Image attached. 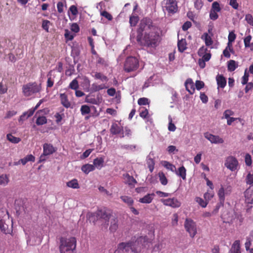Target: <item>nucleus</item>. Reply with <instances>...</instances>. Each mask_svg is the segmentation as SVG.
I'll use <instances>...</instances> for the list:
<instances>
[{"mask_svg":"<svg viewBox=\"0 0 253 253\" xmlns=\"http://www.w3.org/2000/svg\"><path fill=\"white\" fill-rule=\"evenodd\" d=\"M148 111L146 108L144 107H141L140 108L139 116L140 117L143 119H146L148 116Z\"/></svg>","mask_w":253,"mask_h":253,"instance_id":"ea45409f","label":"nucleus"},{"mask_svg":"<svg viewBox=\"0 0 253 253\" xmlns=\"http://www.w3.org/2000/svg\"><path fill=\"white\" fill-rule=\"evenodd\" d=\"M236 38V34L234 33V32L231 31L230 32L228 37V46L229 48V50L230 52H233V49L232 48V43L235 40Z\"/></svg>","mask_w":253,"mask_h":253,"instance_id":"aec40b11","label":"nucleus"},{"mask_svg":"<svg viewBox=\"0 0 253 253\" xmlns=\"http://www.w3.org/2000/svg\"><path fill=\"white\" fill-rule=\"evenodd\" d=\"M213 197V192H210L209 191L205 193L204 195V197L205 200L209 202L210 200Z\"/></svg>","mask_w":253,"mask_h":253,"instance_id":"864d4df0","label":"nucleus"},{"mask_svg":"<svg viewBox=\"0 0 253 253\" xmlns=\"http://www.w3.org/2000/svg\"><path fill=\"white\" fill-rule=\"evenodd\" d=\"M246 180L247 184L252 186L253 185V173L249 172L246 177Z\"/></svg>","mask_w":253,"mask_h":253,"instance_id":"8fccbe9b","label":"nucleus"},{"mask_svg":"<svg viewBox=\"0 0 253 253\" xmlns=\"http://www.w3.org/2000/svg\"><path fill=\"white\" fill-rule=\"evenodd\" d=\"M94 77L96 79L100 80L103 82H107L108 81L107 77L103 75L101 73L96 72Z\"/></svg>","mask_w":253,"mask_h":253,"instance_id":"4c0bfd02","label":"nucleus"},{"mask_svg":"<svg viewBox=\"0 0 253 253\" xmlns=\"http://www.w3.org/2000/svg\"><path fill=\"white\" fill-rule=\"evenodd\" d=\"M186 89L190 94H193L195 92L194 83L191 79H188L185 82Z\"/></svg>","mask_w":253,"mask_h":253,"instance_id":"4468645a","label":"nucleus"},{"mask_svg":"<svg viewBox=\"0 0 253 253\" xmlns=\"http://www.w3.org/2000/svg\"><path fill=\"white\" fill-rule=\"evenodd\" d=\"M31 116H30V114H29V110L28 111L23 113L22 114V115H21L20 116L18 121H19V122H20L21 121L23 122V121H25V120L27 119L28 118H29V117H30Z\"/></svg>","mask_w":253,"mask_h":253,"instance_id":"09e8293b","label":"nucleus"},{"mask_svg":"<svg viewBox=\"0 0 253 253\" xmlns=\"http://www.w3.org/2000/svg\"><path fill=\"white\" fill-rule=\"evenodd\" d=\"M47 123V119L45 117H39L36 120V124L38 126L43 125Z\"/></svg>","mask_w":253,"mask_h":253,"instance_id":"c03bdc74","label":"nucleus"},{"mask_svg":"<svg viewBox=\"0 0 253 253\" xmlns=\"http://www.w3.org/2000/svg\"><path fill=\"white\" fill-rule=\"evenodd\" d=\"M136 41L138 44L147 48L156 49L161 41L158 27L149 18H143L137 30Z\"/></svg>","mask_w":253,"mask_h":253,"instance_id":"f257e3e1","label":"nucleus"},{"mask_svg":"<svg viewBox=\"0 0 253 253\" xmlns=\"http://www.w3.org/2000/svg\"><path fill=\"white\" fill-rule=\"evenodd\" d=\"M42 90L41 84H38L36 82H30L24 84L22 87L23 95L26 97H30L40 92Z\"/></svg>","mask_w":253,"mask_h":253,"instance_id":"7ed1b4c3","label":"nucleus"},{"mask_svg":"<svg viewBox=\"0 0 253 253\" xmlns=\"http://www.w3.org/2000/svg\"><path fill=\"white\" fill-rule=\"evenodd\" d=\"M251 240L250 238L247 239V241L245 244V248L247 251H248L249 253H253V248H251Z\"/></svg>","mask_w":253,"mask_h":253,"instance_id":"37998d69","label":"nucleus"},{"mask_svg":"<svg viewBox=\"0 0 253 253\" xmlns=\"http://www.w3.org/2000/svg\"><path fill=\"white\" fill-rule=\"evenodd\" d=\"M244 195L247 203L253 204V185L245 191Z\"/></svg>","mask_w":253,"mask_h":253,"instance_id":"f8f14e48","label":"nucleus"},{"mask_svg":"<svg viewBox=\"0 0 253 253\" xmlns=\"http://www.w3.org/2000/svg\"><path fill=\"white\" fill-rule=\"evenodd\" d=\"M118 228L117 219L116 218L113 219V221L111 222L110 229L111 231H115Z\"/></svg>","mask_w":253,"mask_h":253,"instance_id":"49530a36","label":"nucleus"},{"mask_svg":"<svg viewBox=\"0 0 253 253\" xmlns=\"http://www.w3.org/2000/svg\"><path fill=\"white\" fill-rule=\"evenodd\" d=\"M97 219H103L108 224L109 220L111 216L112 212L105 208L98 210L95 213Z\"/></svg>","mask_w":253,"mask_h":253,"instance_id":"6e6552de","label":"nucleus"},{"mask_svg":"<svg viewBox=\"0 0 253 253\" xmlns=\"http://www.w3.org/2000/svg\"><path fill=\"white\" fill-rule=\"evenodd\" d=\"M81 112L82 115L88 114L90 112V109L88 106L84 105L81 106Z\"/></svg>","mask_w":253,"mask_h":253,"instance_id":"79ce46f5","label":"nucleus"},{"mask_svg":"<svg viewBox=\"0 0 253 253\" xmlns=\"http://www.w3.org/2000/svg\"><path fill=\"white\" fill-rule=\"evenodd\" d=\"M154 196L155 194L154 193L147 194L143 198L139 199V202L143 204L151 203L153 200Z\"/></svg>","mask_w":253,"mask_h":253,"instance_id":"412c9836","label":"nucleus"},{"mask_svg":"<svg viewBox=\"0 0 253 253\" xmlns=\"http://www.w3.org/2000/svg\"><path fill=\"white\" fill-rule=\"evenodd\" d=\"M71 30L76 33H78L80 31V27L78 24L76 23L72 24L71 26Z\"/></svg>","mask_w":253,"mask_h":253,"instance_id":"052dcab7","label":"nucleus"},{"mask_svg":"<svg viewBox=\"0 0 253 253\" xmlns=\"http://www.w3.org/2000/svg\"><path fill=\"white\" fill-rule=\"evenodd\" d=\"M178 49L179 52H183L187 48V42L185 39L178 40L177 42Z\"/></svg>","mask_w":253,"mask_h":253,"instance_id":"5701e85b","label":"nucleus"},{"mask_svg":"<svg viewBox=\"0 0 253 253\" xmlns=\"http://www.w3.org/2000/svg\"><path fill=\"white\" fill-rule=\"evenodd\" d=\"M139 66V64L138 59L135 57L129 56L125 60L124 69L126 72L129 73L137 70Z\"/></svg>","mask_w":253,"mask_h":253,"instance_id":"39448f33","label":"nucleus"},{"mask_svg":"<svg viewBox=\"0 0 253 253\" xmlns=\"http://www.w3.org/2000/svg\"><path fill=\"white\" fill-rule=\"evenodd\" d=\"M139 21V17L137 15H131L129 17V23L131 26L134 27Z\"/></svg>","mask_w":253,"mask_h":253,"instance_id":"72a5a7b5","label":"nucleus"},{"mask_svg":"<svg viewBox=\"0 0 253 253\" xmlns=\"http://www.w3.org/2000/svg\"><path fill=\"white\" fill-rule=\"evenodd\" d=\"M204 136L212 143L222 144L224 142V140L218 135H214L207 132L204 134Z\"/></svg>","mask_w":253,"mask_h":253,"instance_id":"9d476101","label":"nucleus"},{"mask_svg":"<svg viewBox=\"0 0 253 253\" xmlns=\"http://www.w3.org/2000/svg\"><path fill=\"white\" fill-rule=\"evenodd\" d=\"M124 177L125 180V183L129 186H134V184L137 182L136 180L134 178V177L132 176H130L128 173L124 174Z\"/></svg>","mask_w":253,"mask_h":253,"instance_id":"4be33fe9","label":"nucleus"},{"mask_svg":"<svg viewBox=\"0 0 253 253\" xmlns=\"http://www.w3.org/2000/svg\"><path fill=\"white\" fill-rule=\"evenodd\" d=\"M228 70L230 72L234 71L237 66H236V62L233 60H231L228 62Z\"/></svg>","mask_w":253,"mask_h":253,"instance_id":"c9c22d12","label":"nucleus"},{"mask_svg":"<svg viewBox=\"0 0 253 253\" xmlns=\"http://www.w3.org/2000/svg\"><path fill=\"white\" fill-rule=\"evenodd\" d=\"M77 240L74 237H61L60 239L59 251L60 253H74L76 248Z\"/></svg>","mask_w":253,"mask_h":253,"instance_id":"f03ea898","label":"nucleus"},{"mask_svg":"<svg viewBox=\"0 0 253 253\" xmlns=\"http://www.w3.org/2000/svg\"><path fill=\"white\" fill-rule=\"evenodd\" d=\"M110 131L111 134L113 135H117L121 133L122 132V135L121 137H124V129L122 126H119L116 123H113L111 126V128L110 129Z\"/></svg>","mask_w":253,"mask_h":253,"instance_id":"9b49d317","label":"nucleus"},{"mask_svg":"<svg viewBox=\"0 0 253 253\" xmlns=\"http://www.w3.org/2000/svg\"><path fill=\"white\" fill-rule=\"evenodd\" d=\"M184 227L191 238H194L197 233L196 223L191 219L186 218L184 222Z\"/></svg>","mask_w":253,"mask_h":253,"instance_id":"0eeeda50","label":"nucleus"},{"mask_svg":"<svg viewBox=\"0 0 253 253\" xmlns=\"http://www.w3.org/2000/svg\"><path fill=\"white\" fill-rule=\"evenodd\" d=\"M8 211L4 208L0 209V221L3 220V218L8 214Z\"/></svg>","mask_w":253,"mask_h":253,"instance_id":"4d7b16f0","label":"nucleus"},{"mask_svg":"<svg viewBox=\"0 0 253 253\" xmlns=\"http://www.w3.org/2000/svg\"><path fill=\"white\" fill-rule=\"evenodd\" d=\"M195 201L197 203L199 204V205H200L202 208H205L207 207L208 205V202H207L206 200L205 201L202 198L197 197L195 198Z\"/></svg>","mask_w":253,"mask_h":253,"instance_id":"a19ab883","label":"nucleus"},{"mask_svg":"<svg viewBox=\"0 0 253 253\" xmlns=\"http://www.w3.org/2000/svg\"><path fill=\"white\" fill-rule=\"evenodd\" d=\"M69 87L71 89L76 90L79 87V83L77 79H74L70 84Z\"/></svg>","mask_w":253,"mask_h":253,"instance_id":"a18cd8bd","label":"nucleus"},{"mask_svg":"<svg viewBox=\"0 0 253 253\" xmlns=\"http://www.w3.org/2000/svg\"><path fill=\"white\" fill-rule=\"evenodd\" d=\"M103 159H94L93 166L98 169H100L103 166Z\"/></svg>","mask_w":253,"mask_h":253,"instance_id":"58836bf2","label":"nucleus"},{"mask_svg":"<svg viewBox=\"0 0 253 253\" xmlns=\"http://www.w3.org/2000/svg\"><path fill=\"white\" fill-rule=\"evenodd\" d=\"M6 137L10 142L15 144L18 143L21 140L20 138L15 137L10 133L7 134Z\"/></svg>","mask_w":253,"mask_h":253,"instance_id":"f704fd0d","label":"nucleus"},{"mask_svg":"<svg viewBox=\"0 0 253 253\" xmlns=\"http://www.w3.org/2000/svg\"><path fill=\"white\" fill-rule=\"evenodd\" d=\"M60 99L61 104L66 108H68L71 106V103L69 101L67 95L65 93H60Z\"/></svg>","mask_w":253,"mask_h":253,"instance_id":"f3484780","label":"nucleus"},{"mask_svg":"<svg viewBox=\"0 0 253 253\" xmlns=\"http://www.w3.org/2000/svg\"><path fill=\"white\" fill-rule=\"evenodd\" d=\"M163 165L164 167H165L167 169L171 170L172 172L176 171V168L175 166L169 163L167 161H163L162 162Z\"/></svg>","mask_w":253,"mask_h":253,"instance_id":"473e14b6","label":"nucleus"},{"mask_svg":"<svg viewBox=\"0 0 253 253\" xmlns=\"http://www.w3.org/2000/svg\"><path fill=\"white\" fill-rule=\"evenodd\" d=\"M138 104L139 105H145L148 104V99L145 97L140 98L138 100Z\"/></svg>","mask_w":253,"mask_h":253,"instance_id":"6e6d98bb","label":"nucleus"},{"mask_svg":"<svg viewBox=\"0 0 253 253\" xmlns=\"http://www.w3.org/2000/svg\"><path fill=\"white\" fill-rule=\"evenodd\" d=\"M162 203L165 206L170 207L172 208H178L181 206V202L176 198L161 199Z\"/></svg>","mask_w":253,"mask_h":253,"instance_id":"1a4fd4ad","label":"nucleus"},{"mask_svg":"<svg viewBox=\"0 0 253 253\" xmlns=\"http://www.w3.org/2000/svg\"><path fill=\"white\" fill-rule=\"evenodd\" d=\"M202 39L205 41V44L207 46H210L213 44V41L211 37L207 33H204L202 35Z\"/></svg>","mask_w":253,"mask_h":253,"instance_id":"393cba45","label":"nucleus"},{"mask_svg":"<svg viewBox=\"0 0 253 253\" xmlns=\"http://www.w3.org/2000/svg\"><path fill=\"white\" fill-rule=\"evenodd\" d=\"M42 102H43L42 99L40 100L39 101V102L37 103V104L36 105V106L34 108H32V109H29V114H30V116H32L34 114V113L35 111H36V110H37L39 107L40 105Z\"/></svg>","mask_w":253,"mask_h":253,"instance_id":"5fc2aeb1","label":"nucleus"},{"mask_svg":"<svg viewBox=\"0 0 253 253\" xmlns=\"http://www.w3.org/2000/svg\"><path fill=\"white\" fill-rule=\"evenodd\" d=\"M120 198L125 203H126L129 207L132 206L133 204V200L131 197L127 196H122Z\"/></svg>","mask_w":253,"mask_h":253,"instance_id":"2f4dec72","label":"nucleus"},{"mask_svg":"<svg viewBox=\"0 0 253 253\" xmlns=\"http://www.w3.org/2000/svg\"><path fill=\"white\" fill-rule=\"evenodd\" d=\"M147 164L148 165V167L149 169V170L151 172H152L154 169L155 162L154 159H148L147 162Z\"/></svg>","mask_w":253,"mask_h":253,"instance_id":"3c124183","label":"nucleus"},{"mask_svg":"<svg viewBox=\"0 0 253 253\" xmlns=\"http://www.w3.org/2000/svg\"><path fill=\"white\" fill-rule=\"evenodd\" d=\"M225 165L228 169L234 171L237 169L238 162L237 159H227Z\"/></svg>","mask_w":253,"mask_h":253,"instance_id":"ddd939ff","label":"nucleus"},{"mask_svg":"<svg viewBox=\"0 0 253 253\" xmlns=\"http://www.w3.org/2000/svg\"><path fill=\"white\" fill-rule=\"evenodd\" d=\"M207 52V48L205 47L204 46H203L199 48L198 51V54L199 56L201 57L204 54H206Z\"/></svg>","mask_w":253,"mask_h":253,"instance_id":"680f3d73","label":"nucleus"},{"mask_svg":"<svg viewBox=\"0 0 253 253\" xmlns=\"http://www.w3.org/2000/svg\"><path fill=\"white\" fill-rule=\"evenodd\" d=\"M176 174L181 177L183 180L186 179V169L184 166L180 167L178 170L175 171Z\"/></svg>","mask_w":253,"mask_h":253,"instance_id":"b1692460","label":"nucleus"},{"mask_svg":"<svg viewBox=\"0 0 253 253\" xmlns=\"http://www.w3.org/2000/svg\"><path fill=\"white\" fill-rule=\"evenodd\" d=\"M163 10L167 11L169 14H173L178 10L176 0H164L163 2Z\"/></svg>","mask_w":253,"mask_h":253,"instance_id":"423d86ee","label":"nucleus"},{"mask_svg":"<svg viewBox=\"0 0 253 253\" xmlns=\"http://www.w3.org/2000/svg\"><path fill=\"white\" fill-rule=\"evenodd\" d=\"M54 71L53 70H50L47 74V84H46V87L47 88H50L53 86L54 80V78H55V76L53 74Z\"/></svg>","mask_w":253,"mask_h":253,"instance_id":"dca6fc26","label":"nucleus"},{"mask_svg":"<svg viewBox=\"0 0 253 253\" xmlns=\"http://www.w3.org/2000/svg\"><path fill=\"white\" fill-rule=\"evenodd\" d=\"M67 186L73 189H78L80 188L78 180L76 179H73L67 182Z\"/></svg>","mask_w":253,"mask_h":253,"instance_id":"c756f323","label":"nucleus"},{"mask_svg":"<svg viewBox=\"0 0 253 253\" xmlns=\"http://www.w3.org/2000/svg\"><path fill=\"white\" fill-rule=\"evenodd\" d=\"M101 15L105 17L109 21L112 20L113 19V17L111 14L105 10H104L101 12Z\"/></svg>","mask_w":253,"mask_h":253,"instance_id":"bf43d9fd","label":"nucleus"},{"mask_svg":"<svg viewBox=\"0 0 253 253\" xmlns=\"http://www.w3.org/2000/svg\"><path fill=\"white\" fill-rule=\"evenodd\" d=\"M192 26V23L190 21H186L182 25V29L184 31H187Z\"/></svg>","mask_w":253,"mask_h":253,"instance_id":"338daca9","label":"nucleus"},{"mask_svg":"<svg viewBox=\"0 0 253 253\" xmlns=\"http://www.w3.org/2000/svg\"><path fill=\"white\" fill-rule=\"evenodd\" d=\"M108 86H106L105 84H101L98 85L97 84L94 83L91 85V90L93 92L98 91L104 88H107Z\"/></svg>","mask_w":253,"mask_h":253,"instance_id":"a878e982","label":"nucleus"},{"mask_svg":"<svg viewBox=\"0 0 253 253\" xmlns=\"http://www.w3.org/2000/svg\"><path fill=\"white\" fill-rule=\"evenodd\" d=\"M169 124L168 129L169 131H174L176 129V126L172 122V118L170 116L169 117Z\"/></svg>","mask_w":253,"mask_h":253,"instance_id":"603ef678","label":"nucleus"},{"mask_svg":"<svg viewBox=\"0 0 253 253\" xmlns=\"http://www.w3.org/2000/svg\"><path fill=\"white\" fill-rule=\"evenodd\" d=\"M216 80L218 87L223 88L226 86V80L222 75H217Z\"/></svg>","mask_w":253,"mask_h":253,"instance_id":"a211bd4d","label":"nucleus"},{"mask_svg":"<svg viewBox=\"0 0 253 253\" xmlns=\"http://www.w3.org/2000/svg\"><path fill=\"white\" fill-rule=\"evenodd\" d=\"M0 230L4 234L10 233L11 231L8 226L5 223L3 220L0 221Z\"/></svg>","mask_w":253,"mask_h":253,"instance_id":"cd10ccee","label":"nucleus"},{"mask_svg":"<svg viewBox=\"0 0 253 253\" xmlns=\"http://www.w3.org/2000/svg\"><path fill=\"white\" fill-rule=\"evenodd\" d=\"M211 56V53L209 51V52H207L206 54H205L203 56H202L201 59L207 62L210 60Z\"/></svg>","mask_w":253,"mask_h":253,"instance_id":"774afa93","label":"nucleus"},{"mask_svg":"<svg viewBox=\"0 0 253 253\" xmlns=\"http://www.w3.org/2000/svg\"><path fill=\"white\" fill-rule=\"evenodd\" d=\"M137 244H138L137 241L121 243L118 245V251H116L115 253H117V252H122L123 253H137Z\"/></svg>","mask_w":253,"mask_h":253,"instance_id":"20e7f679","label":"nucleus"},{"mask_svg":"<svg viewBox=\"0 0 253 253\" xmlns=\"http://www.w3.org/2000/svg\"><path fill=\"white\" fill-rule=\"evenodd\" d=\"M55 151V149L53 146L50 144H44L43 145V155L47 156L52 154Z\"/></svg>","mask_w":253,"mask_h":253,"instance_id":"6ab92c4d","label":"nucleus"},{"mask_svg":"<svg viewBox=\"0 0 253 253\" xmlns=\"http://www.w3.org/2000/svg\"><path fill=\"white\" fill-rule=\"evenodd\" d=\"M9 176L7 174L0 175V185L6 186L9 183Z\"/></svg>","mask_w":253,"mask_h":253,"instance_id":"c85d7f7f","label":"nucleus"},{"mask_svg":"<svg viewBox=\"0 0 253 253\" xmlns=\"http://www.w3.org/2000/svg\"><path fill=\"white\" fill-rule=\"evenodd\" d=\"M158 175L161 183L163 185H167L168 183V179L164 172H160Z\"/></svg>","mask_w":253,"mask_h":253,"instance_id":"e433bc0d","label":"nucleus"},{"mask_svg":"<svg viewBox=\"0 0 253 253\" xmlns=\"http://www.w3.org/2000/svg\"><path fill=\"white\" fill-rule=\"evenodd\" d=\"M217 12H215L213 10H211L210 13V17L211 19L212 20H215L218 18V15Z\"/></svg>","mask_w":253,"mask_h":253,"instance_id":"0e129e2a","label":"nucleus"},{"mask_svg":"<svg viewBox=\"0 0 253 253\" xmlns=\"http://www.w3.org/2000/svg\"><path fill=\"white\" fill-rule=\"evenodd\" d=\"M229 4L234 9H238L239 4L237 2V0H230Z\"/></svg>","mask_w":253,"mask_h":253,"instance_id":"13d9d810","label":"nucleus"},{"mask_svg":"<svg viewBox=\"0 0 253 253\" xmlns=\"http://www.w3.org/2000/svg\"><path fill=\"white\" fill-rule=\"evenodd\" d=\"M211 10H213L215 12H219L221 10L219 4L217 1H214L212 3Z\"/></svg>","mask_w":253,"mask_h":253,"instance_id":"de8ad7c7","label":"nucleus"},{"mask_svg":"<svg viewBox=\"0 0 253 253\" xmlns=\"http://www.w3.org/2000/svg\"><path fill=\"white\" fill-rule=\"evenodd\" d=\"M227 193L225 192L224 189L223 187H221L217 193L219 199L221 204H223L225 200V195Z\"/></svg>","mask_w":253,"mask_h":253,"instance_id":"bb28decb","label":"nucleus"},{"mask_svg":"<svg viewBox=\"0 0 253 253\" xmlns=\"http://www.w3.org/2000/svg\"><path fill=\"white\" fill-rule=\"evenodd\" d=\"M251 39H252V37L250 35L247 36L244 39V44H245V46L246 47H248L250 46V43Z\"/></svg>","mask_w":253,"mask_h":253,"instance_id":"e2e57ef3","label":"nucleus"},{"mask_svg":"<svg viewBox=\"0 0 253 253\" xmlns=\"http://www.w3.org/2000/svg\"><path fill=\"white\" fill-rule=\"evenodd\" d=\"M229 253H241L240 242L239 240H236L234 242L229 251Z\"/></svg>","mask_w":253,"mask_h":253,"instance_id":"2eb2a0df","label":"nucleus"},{"mask_svg":"<svg viewBox=\"0 0 253 253\" xmlns=\"http://www.w3.org/2000/svg\"><path fill=\"white\" fill-rule=\"evenodd\" d=\"M94 169V166L93 165L86 164L82 166V170L85 173L87 174Z\"/></svg>","mask_w":253,"mask_h":253,"instance_id":"7c9ffc66","label":"nucleus"},{"mask_svg":"<svg viewBox=\"0 0 253 253\" xmlns=\"http://www.w3.org/2000/svg\"><path fill=\"white\" fill-rule=\"evenodd\" d=\"M204 83L201 81H196L195 86L197 90H200L204 86Z\"/></svg>","mask_w":253,"mask_h":253,"instance_id":"69168bd1","label":"nucleus"}]
</instances>
